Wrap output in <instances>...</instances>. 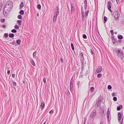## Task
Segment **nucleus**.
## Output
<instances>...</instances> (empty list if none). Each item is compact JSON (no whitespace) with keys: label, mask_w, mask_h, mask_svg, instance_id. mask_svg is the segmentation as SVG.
<instances>
[{"label":"nucleus","mask_w":124,"mask_h":124,"mask_svg":"<svg viewBox=\"0 0 124 124\" xmlns=\"http://www.w3.org/2000/svg\"><path fill=\"white\" fill-rule=\"evenodd\" d=\"M118 120L119 122H120L122 118V116L121 113H118Z\"/></svg>","instance_id":"nucleus-8"},{"label":"nucleus","mask_w":124,"mask_h":124,"mask_svg":"<svg viewBox=\"0 0 124 124\" xmlns=\"http://www.w3.org/2000/svg\"><path fill=\"white\" fill-rule=\"evenodd\" d=\"M74 5L73 4L71 5V13H73L74 12Z\"/></svg>","instance_id":"nucleus-9"},{"label":"nucleus","mask_w":124,"mask_h":124,"mask_svg":"<svg viewBox=\"0 0 124 124\" xmlns=\"http://www.w3.org/2000/svg\"><path fill=\"white\" fill-rule=\"evenodd\" d=\"M102 76V75L101 74L99 73L98 74L97 76L98 78H100Z\"/></svg>","instance_id":"nucleus-26"},{"label":"nucleus","mask_w":124,"mask_h":124,"mask_svg":"<svg viewBox=\"0 0 124 124\" xmlns=\"http://www.w3.org/2000/svg\"><path fill=\"white\" fill-rule=\"evenodd\" d=\"M116 0V1L117 3L119 1V0Z\"/></svg>","instance_id":"nucleus-48"},{"label":"nucleus","mask_w":124,"mask_h":124,"mask_svg":"<svg viewBox=\"0 0 124 124\" xmlns=\"http://www.w3.org/2000/svg\"><path fill=\"white\" fill-rule=\"evenodd\" d=\"M121 51V50H117V52H118L119 53Z\"/></svg>","instance_id":"nucleus-43"},{"label":"nucleus","mask_w":124,"mask_h":124,"mask_svg":"<svg viewBox=\"0 0 124 124\" xmlns=\"http://www.w3.org/2000/svg\"><path fill=\"white\" fill-rule=\"evenodd\" d=\"M45 106V103L44 101H43L41 102L40 105V108L42 109H43Z\"/></svg>","instance_id":"nucleus-6"},{"label":"nucleus","mask_w":124,"mask_h":124,"mask_svg":"<svg viewBox=\"0 0 124 124\" xmlns=\"http://www.w3.org/2000/svg\"><path fill=\"white\" fill-rule=\"evenodd\" d=\"M2 27L4 28H6V26L5 25H3L2 26Z\"/></svg>","instance_id":"nucleus-45"},{"label":"nucleus","mask_w":124,"mask_h":124,"mask_svg":"<svg viewBox=\"0 0 124 124\" xmlns=\"http://www.w3.org/2000/svg\"><path fill=\"white\" fill-rule=\"evenodd\" d=\"M13 85L15 86H16V83L15 82H14L13 83Z\"/></svg>","instance_id":"nucleus-36"},{"label":"nucleus","mask_w":124,"mask_h":124,"mask_svg":"<svg viewBox=\"0 0 124 124\" xmlns=\"http://www.w3.org/2000/svg\"><path fill=\"white\" fill-rule=\"evenodd\" d=\"M60 61L61 63H62L63 62V60L62 59V58H60Z\"/></svg>","instance_id":"nucleus-40"},{"label":"nucleus","mask_w":124,"mask_h":124,"mask_svg":"<svg viewBox=\"0 0 124 124\" xmlns=\"http://www.w3.org/2000/svg\"><path fill=\"white\" fill-rule=\"evenodd\" d=\"M37 15L38 16H39V15H38V14H37Z\"/></svg>","instance_id":"nucleus-52"},{"label":"nucleus","mask_w":124,"mask_h":124,"mask_svg":"<svg viewBox=\"0 0 124 124\" xmlns=\"http://www.w3.org/2000/svg\"><path fill=\"white\" fill-rule=\"evenodd\" d=\"M93 113L94 115H96V112L94 110L93 111Z\"/></svg>","instance_id":"nucleus-39"},{"label":"nucleus","mask_w":124,"mask_h":124,"mask_svg":"<svg viewBox=\"0 0 124 124\" xmlns=\"http://www.w3.org/2000/svg\"><path fill=\"white\" fill-rule=\"evenodd\" d=\"M37 8L39 9H40L41 8V6L39 4L37 5Z\"/></svg>","instance_id":"nucleus-23"},{"label":"nucleus","mask_w":124,"mask_h":124,"mask_svg":"<svg viewBox=\"0 0 124 124\" xmlns=\"http://www.w3.org/2000/svg\"><path fill=\"white\" fill-rule=\"evenodd\" d=\"M22 21L21 20H17L16 21L17 23L20 26L21 25Z\"/></svg>","instance_id":"nucleus-10"},{"label":"nucleus","mask_w":124,"mask_h":124,"mask_svg":"<svg viewBox=\"0 0 124 124\" xmlns=\"http://www.w3.org/2000/svg\"><path fill=\"white\" fill-rule=\"evenodd\" d=\"M12 4V3L11 1H8L5 6V8H6L7 10H9L13 6Z\"/></svg>","instance_id":"nucleus-2"},{"label":"nucleus","mask_w":124,"mask_h":124,"mask_svg":"<svg viewBox=\"0 0 124 124\" xmlns=\"http://www.w3.org/2000/svg\"><path fill=\"white\" fill-rule=\"evenodd\" d=\"M90 52L91 53V54H93V52L92 50H90Z\"/></svg>","instance_id":"nucleus-42"},{"label":"nucleus","mask_w":124,"mask_h":124,"mask_svg":"<svg viewBox=\"0 0 124 124\" xmlns=\"http://www.w3.org/2000/svg\"><path fill=\"white\" fill-rule=\"evenodd\" d=\"M14 35L13 34L11 33L9 35V37L11 38H12L14 37Z\"/></svg>","instance_id":"nucleus-20"},{"label":"nucleus","mask_w":124,"mask_h":124,"mask_svg":"<svg viewBox=\"0 0 124 124\" xmlns=\"http://www.w3.org/2000/svg\"><path fill=\"white\" fill-rule=\"evenodd\" d=\"M12 77H13V78H14L15 76V74H13L12 75Z\"/></svg>","instance_id":"nucleus-41"},{"label":"nucleus","mask_w":124,"mask_h":124,"mask_svg":"<svg viewBox=\"0 0 124 124\" xmlns=\"http://www.w3.org/2000/svg\"><path fill=\"white\" fill-rule=\"evenodd\" d=\"M11 32L13 33H15L16 32V31L15 29H13L12 30Z\"/></svg>","instance_id":"nucleus-25"},{"label":"nucleus","mask_w":124,"mask_h":124,"mask_svg":"<svg viewBox=\"0 0 124 124\" xmlns=\"http://www.w3.org/2000/svg\"><path fill=\"white\" fill-rule=\"evenodd\" d=\"M94 90V88L93 87H92L91 88V90L92 92H93Z\"/></svg>","instance_id":"nucleus-27"},{"label":"nucleus","mask_w":124,"mask_h":124,"mask_svg":"<svg viewBox=\"0 0 124 124\" xmlns=\"http://www.w3.org/2000/svg\"><path fill=\"white\" fill-rule=\"evenodd\" d=\"M57 19V17L53 16V22L55 23Z\"/></svg>","instance_id":"nucleus-13"},{"label":"nucleus","mask_w":124,"mask_h":124,"mask_svg":"<svg viewBox=\"0 0 124 124\" xmlns=\"http://www.w3.org/2000/svg\"><path fill=\"white\" fill-rule=\"evenodd\" d=\"M24 3L23 2H22L19 6V9H21L24 6Z\"/></svg>","instance_id":"nucleus-11"},{"label":"nucleus","mask_w":124,"mask_h":124,"mask_svg":"<svg viewBox=\"0 0 124 124\" xmlns=\"http://www.w3.org/2000/svg\"><path fill=\"white\" fill-rule=\"evenodd\" d=\"M112 41L114 43H115L116 42L117 40L116 39H112Z\"/></svg>","instance_id":"nucleus-34"},{"label":"nucleus","mask_w":124,"mask_h":124,"mask_svg":"<svg viewBox=\"0 0 124 124\" xmlns=\"http://www.w3.org/2000/svg\"><path fill=\"white\" fill-rule=\"evenodd\" d=\"M45 122H44V123L43 124H45Z\"/></svg>","instance_id":"nucleus-50"},{"label":"nucleus","mask_w":124,"mask_h":124,"mask_svg":"<svg viewBox=\"0 0 124 124\" xmlns=\"http://www.w3.org/2000/svg\"><path fill=\"white\" fill-rule=\"evenodd\" d=\"M10 70H8V71L7 72V74L8 75H9L10 74Z\"/></svg>","instance_id":"nucleus-44"},{"label":"nucleus","mask_w":124,"mask_h":124,"mask_svg":"<svg viewBox=\"0 0 124 124\" xmlns=\"http://www.w3.org/2000/svg\"><path fill=\"white\" fill-rule=\"evenodd\" d=\"M19 13L20 14L23 15L24 14V12L23 10H21L20 11Z\"/></svg>","instance_id":"nucleus-16"},{"label":"nucleus","mask_w":124,"mask_h":124,"mask_svg":"<svg viewBox=\"0 0 124 124\" xmlns=\"http://www.w3.org/2000/svg\"><path fill=\"white\" fill-rule=\"evenodd\" d=\"M71 82H70V84H71ZM71 87V84H70V88Z\"/></svg>","instance_id":"nucleus-49"},{"label":"nucleus","mask_w":124,"mask_h":124,"mask_svg":"<svg viewBox=\"0 0 124 124\" xmlns=\"http://www.w3.org/2000/svg\"><path fill=\"white\" fill-rule=\"evenodd\" d=\"M14 28L16 29H19V27L17 24H16L15 25Z\"/></svg>","instance_id":"nucleus-18"},{"label":"nucleus","mask_w":124,"mask_h":124,"mask_svg":"<svg viewBox=\"0 0 124 124\" xmlns=\"http://www.w3.org/2000/svg\"><path fill=\"white\" fill-rule=\"evenodd\" d=\"M21 42L20 40L19 39L17 40L16 41V43L18 45H19L20 44Z\"/></svg>","instance_id":"nucleus-15"},{"label":"nucleus","mask_w":124,"mask_h":124,"mask_svg":"<svg viewBox=\"0 0 124 124\" xmlns=\"http://www.w3.org/2000/svg\"><path fill=\"white\" fill-rule=\"evenodd\" d=\"M59 14V8L58 7L56 8V9L54 12V16L57 17Z\"/></svg>","instance_id":"nucleus-4"},{"label":"nucleus","mask_w":124,"mask_h":124,"mask_svg":"<svg viewBox=\"0 0 124 124\" xmlns=\"http://www.w3.org/2000/svg\"><path fill=\"white\" fill-rule=\"evenodd\" d=\"M117 38L120 39H122L123 38V37L122 35H120L118 36Z\"/></svg>","instance_id":"nucleus-17"},{"label":"nucleus","mask_w":124,"mask_h":124,"mask_svg":"<svg viewBox=\"0 0 124 124\" xmlns=\"http://www.w3.org/2000/svg\"><path fill=\"white\" fill-rule=\"evenodd\" d=\"M113 99L114 101H116L117 100V98L116 97H114Z\"/></svg>","instance_id":"nucleus-30"},{"label":"nucleus","mask_w":124,"mask_h":124,"mask_svg":"<svg viewBox=\"0 0 124 124\" xmlns=\"http://www.w3.org/2000/svg\"><path fill=\"white\" fill-rule=\"evenodd\" d=\"M108 88L109 89H111L112 88V87L110 85H109L108 86Z\"/></svg>","instance_id":"nucleus-29"},{"label":"nucleus","mask_w":124,"mask_h":124,"mask_svg":"<svg viewBox=\"0 0 124 124\" xmlns=\"http://www.w3.org/2000/svg\"><path fill=\"white\" fill-rule=\"evenodd\" d=\"M112 95L113 96H114L115 95V93H113L112 94Z\"/></svg>","instance_id":"nucleus-46"},{"label":"nucleus","mask_w":124,"mask_h":124,"mask_svg":"<svg viewBox=\"0 0 124 124\" xmlns=\"http://www.w3.org/2000/svg\"><path fill=\"white\" fill-rule=\"evenodd\" d=\"M17 18L18 19H21L22 18V17L21 15H19L17 16Z\"/></svg>","instance_id":"nucleus-22"},{"label":"nucleus","mask_w":124,"mask_h":124,"mask_svg":"<svg viewBox=\"0 0 124 124\" xmlns=\"http://www.w3.org/2000/svg\"><path fill=\"white\" fill-rule=\"evenodd\" d=\"M83 37L84 39H86L87 38V37L84 34L83 36Z\"/></svg>","instance_id":"nucleus-28"},{"label":"nucleus","mask_w":124,"mask_h":124,"mask_svg":"<svg viewBox=\"0 0 124 124\" xmlns=\"http://www.w3.org/2000/svg\"><path fill=\"white\" fill-rule=\"evenodd\" d=\"M122 108V105H120L119 106H118L117 107V109L118 111L120 110L121 108Z\"/></svg>","instance_id":"nucleus-14"},{"label":"nucleus","mask_w":124,"mask_h":124,"mask_svg":"<svg viewBox=\"0 0 124 124\" xmlns=\"http://www.w3.org/2000/svg\"><path fill=\"white\" fill-rule=\"evenodd\" d=\"M84 4L85 5L84 8H81L82 17V20H84L86 16H87L89 13V10L87 9V0H85L84 2Z\"/></svg>","instance_id":"nucleus-1"},{"label":"nucleus","mask_w":124,"mask_h":124,"mask_svg":"<svg viewBox=\"0 0 124 124\" xmlns=\"http://www.w3.org/2000/svg\"><path fill=\"white\" fill-rule=\"evenodd\" d=\"M113 15L115 19L116 20H118L119 18V13L116 11H115L113 13Z\"/></svg>","instance_id":"nucleus-3"},{"label":"nucleus","mask_w":124,"mask_h":124,"mask_svg":"<svg viewBox=\"0 0 124 124\" xmlns=\"http://www.w3.org/2000/svg\"><path fill=\"white\" fill-rule=\"evenodd\" d=\"M110 32L111 33V35H113V34H114V33H113V30H111L110 31Z\"/></svg>","instance_id":"nucleus-37"},{"label":"nucleus","mask_w":124,"mask_h":124,"mask_svg":"<svg viewBox=\"0 0 124 124\" xmlns=\"http://www.w3.org/2000/svg\"><path fill=\"white\" fill-rule=\"evenodd\" d=\"M102 69V68L101 66H99L98 69L96 70V72L98 73L100 72L101 71Z\"/></svg>","instance_id":"nucleus-7"},{"label":"nucleus","mask_w":124,"mask_h":124,"mask_svg":"<svg viewBox=\"0 0 124 124\" xmlns=\"http://www.w3.org/2000/svg\"><path fill=\"white\" fill-rule=\"evenodd\" d=\"M8 34L7 33H5L4 34V36L6 37H8Z\"/></svg>","instance_id":"nucleus-35"},{"label":"nucleus","mask_w":124,"mask_h":124,"mask_svg":"<svg viewBox=\"0 0 124 124\" xmlns=\"http://www.w3.org/2000/svg\"><path fill=\"white\" fill-rule=\"evenodd\" d=\"M80 55L83 58H84V56H83V54L82 53H81L80 54Z\"/></svg>","instance_id":"nucleus-33"},{"label":"nucleus","mask_w":124,"mask_h":124,"mask_svg":"<svg viewBox=\"0 0 124 124\" xmlns=\"http://www.w3.org/2000/svg\"><path fill=\"white\" fill-rule=\"evenodd\" d=\"M71 46L72 50H74V48L73 44L72 43L71 44Z\"/></svg>","instance_id":"nucleus-21"},{"label":"nucleus","mask_w":124,"mask_h":124,"mask_svg":"<svg viewBox=\"0 0 124 124\" xmlns=\"http://www.w3.org/2000/svg\"><path fill=\"white\" fill-rule=\"evenodd\" d=\"M43 82L44 84H45L46 82V79L45 78H44L43 79Z\"/></svg>","instance_id":"nucleus-31"},{"label":"nucleus","mask_w":124,"mask_h":124,"mask_svg":"<svg viewBox=\"0 0 124 124\" xmlns=\"http://www.w3.org/2000/svg\"><path fill=\"white\" fill-rule=\"evenodd\" d=\"M0 21L2 23H4L5 22V20L4 19H1Z\"/></svg>","instance_id":"nucleus-32"},{"label":"nucleus","mask_w":124,"mask_h":124,"mask_svg":"<svg viewBox=\"0 0 124 124\" xmlns=\"http://www.w3.org/2000/svg\"><path fill=\"white\" fill-rule=\"evenodd\" d=\"M112 2H114L115 1V0H111Z\"/></svg>","instance_id":"nucleus-47"},{"label":"nucleus","mask_w":124,"mask_h":124,"mask_svg":"<svg viewBox=\"0 0 124 124\" xmlns=\"http://www.w3.org/2000/svg\"><path fill=\"white\" fill-rule=\"evenodd\" d=\"M36 52H34L33 54V57L34 58H35V57L36 55Z\"/></svg>","instance_id":"nucleus-24"},{"label":"nucleus","mask_w":124,"mask_h":124,"mask_svg":"<svg viewBox=\"0 0 124 124\" xmlns=\"http://www.w3.org/2000/svg\"><path fill=\"white\" fill-rule=\"evenodd\" d=\"M104 21V23H106L107 21V18L106 16H104L103 18Z\"/></svg>","instance_id":"nucleus-19"},{"label":"nucleus","mask_w":124,"mask_h":124,"mask_svg":"<svg viewBox=\"0 0 124 124\" xmlns=\"http://www.w3.org/2000/svg\"><path fill=\"white\" fill-rule=\"evenodd\" d=\"M30 62L34 66H35L36 65L35 64L33 61V60H32V59H31L30 60Z\"/></svg>","instance_id":"nucleus-12"},{"label":"nucleus","mask_w":124,"mask_h":124,"mask_svg":"<svg viewBox=\"0 0 124 124\" xmlns=\"http://www.w3.org/2000/svg\"><path fill=\"white\" fill-rule=\"evenodd\" d=\"M122 120L123 121V118H122Z\"/></svg>","instance_id":"nucleus-51"},{"label":"nucleus","mask_w":124,"mask_h":124,"mask_svg":"<svg viewBox=\"0 0 124 124\" xmlns=\"http://www.w3.org/2000/svg\"><path fill=\"white\" fill-rule=\"evenodd\" d=\"M54 111L53 110H51L49 112V113L50 114H52L53 113Z\"/></svg>","instance_id":"nucleus-38"},{"label":"nucleus","mask_w":124,"mask_h":124,"mask_svg":"<svg viewBox=\"0 0 124 124\" xmlns=\"http://www.w3.org/2000/svg\"><path fill=\"white\" fill-rule=\"evenodd\" d=\"M111 3L110 1H108V3L107 8L109 10L111 13L112 12V11L111 10Z\"/></svg>","instance_id":"nucleus-5"}]
</instances>
